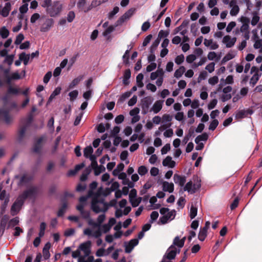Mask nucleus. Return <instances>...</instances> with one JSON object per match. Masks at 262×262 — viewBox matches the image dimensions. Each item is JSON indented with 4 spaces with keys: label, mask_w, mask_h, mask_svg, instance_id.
Wrapping results in <instances>:
<instances>
[{
    "label": "nucleus",
    "mask_w": 262,
    "mask_h": 262,
    "mask_svg": "<svg viewBox=\"0 0 262 262\" xmlns=\"http://www.w3.org/2000/svg\"><path fill=\"white\" fill-rule=\"evenodd\" d=\"M46 227V224L45 222H42L40 224L39 227V236L42 237L45 234V231Z\"/></svg>",
    "instance_id": "46"
},
{
    "label": "nucleus",
    "mask_w": 262,
    "mask_h": 262,
    "mask_svg": "<svg viewBox=\"0 0 262 262\" xmlns=\"http://www.w3.org/2000/svg\"><path fill=\"white\" fill-rule=\"evenodd\" d=\"M218 81L219 78L218 77L216 76H214L210 78L208 80L209 83L212 85H214L215 84L217 83Z\"/></svg>",
    "instance_id": "58"
},
{
    "label": "nucleus",
    "mask_w": 262,
    "mask_h": 262,
    "mask_svg": "<svg viewBox=\"0 0 262 262\" xmlns=\"http://www.w3.org/2000/svg\"><path fill=\"white\" fill-rule=\"evenodd\" d=\"M173 181L176 184H178L180 187H183L186 182V177L181 176L178 174H174L173 176Z\"/></svg>",
    "instance_id": "15"
},
{
    "label": "nucleus",
    "mask_w": 262,
    "mask_h": 262,
    "mask_svg": "<svg viewBox=\"0 0 262 262\" xmlns=\"http://www.w3.org/2000/svg\"><path fill=\"white\" fill-rule=\"evenodd\" d=\"M91 172V169L86 168L82 172L80 176V180L81 181H85L87 180L89 174Z\"/></svg>",
    "instance_id": "34"
},
{
    "label": "nucleus",
    "mask_w": 262,
    "mask_h": 262,
    "mask_svg": "<svg viewBox=\"0 0 262 262\" xmlns=\"http://www.w3.org/2000/svg\"><path fill=\"white\" fill-rule=\"evenodd\" d=\"M138 172L140 176H144L147 172V169L145 166H140L138 168Z\"/></svg>",
    "instance_id": "53"
},
{
    "label": "nucleus",
    "mask_w": 262,
    "mask_h": 262,
    "mask_svg": "<svg viewBox=\"0 0 262 262\" xmlns=\"http://www.w3.org/2000/svg\"><path fill=\"white\" fill-rule=\"evenodd\" d=\"M196 58V57L195 55L194 54H190L188 55L186 57V61L187 62L189 63H191L192 62H193Z\"/></svg>",
    "instance_id": "63"
},
{
    "label": "nucleus",
    "mask_w": 262,
    "mask_h": 262,
    "mask_svg": "<svg viewBox=\"0 0 262 262\" xmlns=\"http://www.w3.org/2000/svg\"><path fill=\"white\" fill-rule=\"evenodd\" d=\"M163 101L158 100L156 101L152 106L151 111H152L155 114L158 113L162 109Z\"/></svg>",
    "instance_id": "21"
},
{
    "label": "nucleus",
    "mask_w": 262,
    "mask_h": 262,
    "mask_svg": "<svg viewBox=\"0 0 262 262\" xmlns=\"http://www.w3.org/2000/svg\"><path fill=\"white\" fill-rule=\"evenodd\" d=\"M153 99L151 97H146L141 100V106L142 108V113L144 115L148 112L149 106L151 104Z\"/></svg>",
    "instance_id": "8"
},
{
    "label": "nucleus",
    "mask_w": 262,
    "mask_h": 262,
    "mask_svg": "<svg viewBox=\"0 0 262 262\" xmlns=\"http://www.w3.org/2000/svg\"><path fill=\"white\" fill-rule=\"evenodd\" d=\"M162 187L164 191L169 193H172L174 190V185L172 183L165 181L163 183Z\"/></svg>",
    "instance_id": "19"
},
{
    "label": "nucleus",
    "mask_w": 262,
    "mask_h": 262,
    "mask_svg": "<svg viewBox=\"0 0 262 262\" xmlns=\"http://www.w3.org/2000/svg\"><path fill=\"white\" fill-rule=\"evenodd\" d=\"M91 242L90 241H88L85 242L81 243L79 246L78 249L80 251H82L84 253L85 256H88L91 253Z\"/></svg>",
    "instance_id": "12"
},
{
    "label": "nucleus",
    "mask_w": 262,
    "mask_h": 262,
    "mask_svg": "<svg viewBox=\"0 0 262 262\" xmlns=\"http://www.w3.org/2000/svg\"><path fill=\"white\" fill-rule=\"evenodd\" d=\"M91 209L96 213L105 212L108 210V204L105 202L104 198H100L96 194L92 199Z\"/></svg>",
    "instance_id": "2"
},
{
    "label": "nucleus",
    "mask_w": 262,
    "mask_h": 262,
    "mask_svg": "<svg viewBox=\"0 0 262 262\" xmlns=\"http://www.w3.org/2000/svg\"><path fill=\"white\" fill-rule=\"evenodd\" d=\"M201 187V180L198 181L195 184H193L191 181H188L183 188V191H187L189 194H194L200 189Z\"/></svg>",
    "instance_id": "4"
},
{
    "label": "nucleus",
    "mask_w": 262,
    "mask_h": 262,
    "mask_svg": "<svg viewBox=\"0 0 262 262\" xmlns=\"http://www.w3.org/2000/svg\"><path fill=\"white\" fill-rule=\"evenodd\" d=\"M93 152V149L91 146H86L83 150V155L85 158H88Z\"/></svg>",
    "instance_id": "38"
},
{
    "label": "nucleus",
    "mask_w": 262,
    "mask_h": 262,
    "mask_svg": "<svg viewBox=\"0 0 262 262\" xmlns=\"http://www.w3.org/2000/svg\"><path fill=\"white\" fill-rule=\"evenodd\" d=\"M229 7L231 8L230 14L232 16H236L239 12V8L238 6L237 0H231L229 3Z\"/></svg>",
    "instance_id": "11"
},
{
    "label": "nucleus",
    "mask_w": 262,
    "mask_h": 262,
    "mask_svg": "<svg viewBox=\"0 0 262 262\" xmlns=\"http://www.w3.org/2000/svg\"><path fill=\"white\" fill-rule=\"evenodd\" d=\"M144 78V75L142 73L139 74L136 77V82L137 85L139 88H142L143 86V79Z\"/></svg>",
    "instance_id": "37"
},
{
    "label": "nucleus",
    "mask_w": 262,
    "mask_h": 262,
    "mask_svg": "<svg viewBox=\"0 0 262 262\" xmlns=\"http://www.w3.org/2000/svg\"><path fill=\"white\" fill-rule=\"evenodd\" d=\"M33 120V116L32 113H30L26 118L22 120V122L25 123L24 126L27 127L30 125Z\"/></svg>",
    "instance_id": "31"
},
{
    "label": "nucleus",
    "mask_w": 262,
    "mask_h": 262,
    "mask_svg": "<svg viewBox=\"0 0 262 262\" xmlns=\"http://www.w3.org/2000/svg\"><path fill=\"white\" fill-rule=\"evenodd\" d=\"M219 125V121L217 119L213 120L210 123L209 126V129L213 131Z\"/></svg>",
    "instance_id": "43"
},
{
    "label": "nucleus",
    "mask_w": 262,
    "mask_h": 262,
    "mask_svg": "<svg viewBox=\"0 0 262 262\" xmlns=\"http://www.w3.org/2000/svg\"><path fill=\"white\" fill-rule=\"evenodd\" d=\"M43 138L40 137L38 138L34 145L33 151L36 153H39L41 150V143L42 142Z\"/></svg>",
    "instance_id": "26"
},
{
    "label": "nucleus",
    "mask_w": 262,
    "mask_h": 262,
    "mask_svg": "<svg viewBox=\"0 0 262 262\" xmlns=\"http://www.w3.org/2000/svg\"><path fill=\"white\" fill-rule=\"evenodd\" d=\"M19 58L20 59V60L23 61L24 64L26 66L29 62L30 55L26 54L25 52H23L19 54Z\"/></svg>",
    "instance_id": "29"
},
{
    "label": "nucleus",
    "mask_w": 262,
    "mask_h": 262,
    "mask_svg": "<svg viewBox=\"0 0 262 262\" xmlns=\"http://www.w3.org/2000/svg\"><path fill=\"white\" fill-rule=\"evenodd\" d=\"M92 94V90L89 89L83 94V97L85 99L86 101H88L91 98Z\"/></svg>",
    "instance_id": "49"
},
{
    "label": "nucleus",
    "mask_w": 262,
    "mask_h": 262,
    "mask_svg": "<svg viewBox=\"0 0 262 262\" xmlns=\"http://www.w3.org/2000/svg\"><path fill=\"white\" fill-rule=\"evenodd\" d=\"M45 18L44 21L41 24L40 27V31L42 32H47L51 30L53 27L54 20L52 18L46 17L45 16L42 17V19Z\"/></svg>",
    "instance_id": "7"
},
{
    "label": "nucleus",
    "mask_w": 262,
    "mask_h": 262,
    "mask_svg": "<svg viewBox=\"0 0 262 262\" xmlns=\"http://www.w3.org/2000/svg\"><path fill=\"white\" fill-rule=\"evenodd\" d=\"M83 76H79L77 77L74 78L72 81L69 84L68 90L72 89L76 86L82 79Z\"/></svg>",
    "instance_id": "25"
},
{
    "label": "nucleus",
    "mask_w": 262,
    "mask_h": 262,
    "mask_svg": "<svg viewBox=\"0 0 262 262\" xmlns=\"http://www.w3.org/2000/svg\"><path fill=\"white\" fill-rule=\"evenodd\" d=\"M9 31L6 27H3L0 30V35L3 38H6L9 36Z\"/></svg>",
    "instance_id": "40"
},
{
    "label": "nucleus",
    "mask_w": 262,
    "mask_h": 262,
    "mask_svg": "<svg viewBox=\"0 0 262 262\" xmlns=\"http://www.w3.org/2000/svg\"><path fill=\"white\" fill-rule=\"evenodd\" d=\"M19 223V219L18 217H15L11 220L8 223V228H13L18 225Z\"/></svg>",
    "instance_id": "36"
},
{
    "label": "nucleus",
    "mask_w": 262,
    "mask_h": 262,
    "mask_svg": "<svg viewBox=\"0 0 262 262\" xmlns=\"http://www.w3.org/2000/svg\"><path fill=\"white\" fill-rule=\"evenodd\" d=\"M19 93V90L17 88L10 86L8 89V93L9 94L17 95Z\"/></svg>",
    "instance_id": "61"
},
{
    "label": "nucleus",
    "mask_w": 262,
    "mask_h": 262,
    "mask_svg": "<svg viewBox=\"0 0 262 262\" xmlns=\"http://www.w3.org/2000/svg\"><path fill=\"white\" fill-rule=\"evenodd\" d=\"M159 216V213L156 211H152L150 214V219L149 220L150 223H152L156 221Z\"/></svg>",
    "instance_id": "51"
},
{
    "label": "nucleus",
    "mask_w": 262,
    "mask_h": 262,
    "mask_svg": "<svg viewBox=\"0 0 262 262\" xmlns=\"http://www.w3.org/2000/svg\"><path fill=\"white\" fill-rule=\"evenodd\" d=\"M62 10V4L59 1H56L53 2L48 9L47 10L46 13L51 17H55L58 16Z\"/></svg>",
    "instance_id": "3"
},
{
    "label": "nucleus",
    "mask_w": 262,
    "mask_h": 262,
    "mask_svg": "<svg viewBox=\"0 0 262 262\" xmlns=\"http://www.w3.org/2000/svg\"><path fill=\"white\" fill-rule=\"evenodd\" d=\"M102 2H101L100 0H93L91 5L87 7V9L85 10V13L88 12L93 8L100 6Z\"/></svg>",
    "instance_id": "28"
},
{
    "label": "nucleus",
    "mask_w": 262,
    "mask_h": 262,
    "mask_svg": "<svg viewBox=\"0 0 262 262\" xmlns=\"http://www.w3.org/2000/svg\"><path fill=\"white\" fill-rule=\"evenodd\" d=\"M119 8L117 6L115 7L113 10L108 13L107 17L111 19L117 13L119 12Z\"/></svg>",
    "instance_id": "42"
},
{
    "label": "nucleus",
    "mask_w": 262,
    "mask_h": 262,
    "mask_svg": "<svg viewBox=\"0 0 262 262\" xmlns=\"http://www.w3.org/2000/svg\"><path fill=\"white\" fill-rule=\"evenodd\" d=\"M131 76V73L129 69L126 70L123 74V79L122 80L123 83L126 85H128L129 83V79H130Z\"/></svg>",
    "instance_id": "23"
},
{
    "label": "nucleus",
    "mask_w": 262,
    "mask_h": 262,
    "mask_svg": "<svg viewBox=\"0 0 262 262\" xmlns=\"http://www.w3.org/2000/svg\"><path fill=\"white\" fill-rule=\"evenodd\" d=\"M15 179H19V181L17 182L18 186H21L24 185L29 183L33 179L32 176L28 175L27 174H24L22 176L20 177L19 175L15 176Z\"/></svg>",
    "instance_id": "9"
},
{
    "label": "nucleus",
    "mask_w": 262,
    "mask_h": 262,
    "mask_svg": "<svg viewBox=\"0 0 262 262\" xmlns=\"http://www.w3.org/2000/svg\"><path fill=\"white\" fill-rule=\"evenodd\" d=\"M0 117H3L5 123L7 124H10L12 121V118L9 115V112L4 109H0ZM2 139V136L0 135V139Z\"/></svg>",
    "instance_id": "14"
},
{
    "label": "nucleus",
    "mask_w": 262,
    "mask_h": 262,
    "mask_svg": "<svg viewBox=\"0 0 262 262\" xmlns=\"http://www.w3.org/2000/svg\"><path fill=\"white\" fill-rule=\"evenodd\" d=\"M51 245L49 242L46 243L42 250L43 257L45 260L49 259L50 257V253L49 249L50 248Z\"/></svg>",
    "instance_id": "20"
},
{
    "label": "nucleus",
    "mask_w": 262,
    "mask_h": 262,
    "mask_svg": "<svg viewBox=\"0 0 262 262\" xmlns=\"http://www.w3.org/2000/svg\"><path fill=\"white\" fill-rule=\"evenodd\" d=\"M164 166H167L170 168H173L176 165V162L172 160L170 156H167L162 162Z\"/></svg>",
    "instance_id": "18"
},
{
    "label": "nucleus",
    "mask_w": 262,
    "mask_h": 262,
    "mask_svg": "<svg viewBox=\"0 0 262 262\" xmlns=\"http://www.w3.org/2000/svg\"><path fill=\"white\" fill-rule=\"evenodd\" d=\"M259 20V17L256 14L253 15L251 21V24L252 26H255L258 22Z\"/></svg>",
    "instance_id": "64"
},
{
    "label": "nucleus",
    "mask_w": 262,
    "mask_h": 262,
    "mask_svg": "<svg viewBox=\"0 0 262 262\" xmlns=\"http://www.w3.org/2000/svg\"><path fill=\"white\" fill-rule=\"evenodd\" d=\"M38 188L36 186H33L19 194L15 202L12 204L10 212L12 216L16 215L20 210L25 201L29 198H35L38 193Z\"/></svg>",
    "instance_id": "1"
},
{
    "label": "nucleus",
    "mask_w": 262,
    "mask_h": 262,
    "mask_svg": "<svg viewBox=\"0 0 262 262\" xmlns=\"http://www.w3.org/2000/svg\"><path fill=\"white\" fill-rule=\"evenodd\" d=\"M253 112L252 110L248 109L247 110H237L235 112V119H243L247 117L248 115H252Z\"/></svg>",
    "instance_id": "13"
},
{
    "label": "nucleus",
    "mask_w": 262,
    "mask_h": 262,
    "mask_svg": "<svg viewBox=\"0 0 262 262\" xmlns=\"http://www.w3.org/2000/svg\"><path fill=\"white\" fill-rule=\"evenodd\" d=\"M11 5L10 2H7L5 4L1 13L3 17H5L8 16L10 11L11 10Z\"/></svg>",
    "instance_id": "22"
},
{
    "label": "nucleus",
    "mask_w": 262,
    "mask_h": 262,
    "mask_svg": "<svg viewBox=\"0 0 262 262\" xmlns=\"http://www.w3.org/2000/svg\"><path fill=\"white\" fill-rule=\"evenodd\" d=\"M236 38L233 37L231 38L230 36L229 35L225 36L223 38V42L226 44V46L228 48H230L232 47L235 42H236Z\"/></svg>",
    "instance_id": "16"
},
{
    "label": "nucleus",
    "mask_w": 262,
    "mask_h": 262,
    "mask_svg": "<svg viewBox=\"0 0 262 262\" xmlns=\"http://www.w3.org/2000/svg\"><path fill=\"white\" fill-rule=\"evenodd\" d=\"M8 216L7 215H5L0 221V237L2 236L4 233L6 226L8 223Z\"/></svg>",
    "instance_id": "17"
},
{
    "label": "nucleus",
    "mask_w": 262,
    "mask_h": 262,
    "mask_svg": "<svg viewBox=\"0 0 262 262\" xmlns=\"http://www.w3.org/2000/svg\"><path fill=\"white\" fill-rule=\"evenodd\" d=\"M259 80V76L257 74H254L250 79V83L254 86Z\"/></svg>",
    "instance_id": "45"
},
{
    "label": "nucleus",
    "mask_w": 262,
    "mask_h": 262,
    "mask_svg": "<svg viewBox=\"0 0 262 262\" xmlns=\"http://www.w3.org/2000/svg\"><path fill=\"white\" fill-rule=\"evenodd\" d=\"M136 10V9L135 8H132L125 12V13L116 21L115 27L121 26L124 22L128 20L134 15Z\"/></svg>",
    "instance_id": "5"
},
{
    "label": "nucleus",
    "mask_w": 262,
    "mask_h": 262,
    "mask_svg": "<svg viewBox=\"0 0 262 262\" xmlns=\"http://www.w3.org/2000/svg\"><path fill=\"white\" fill-rule=\"evenodd\" d=\"M114 30L115 29L114 27H113L112 26H109L103 33V36L105 37L108 36L112 32H113L114 31Z\"/></svg>",
    "instance_id": "56"
},
{
    "label": "nucleus",
    "mask_w": 262,
    "mask_h": 262,
    "mask_svg": "<svg viewBox=\"0 0 262 262\" xmlns=\"http://www.w3.org/2000/svg\"><path fill=\"white\" fill-rule=\"evenodd\" d=\"M180 250H177L176 248L173 245H171L167 250L165 254L163 257L162 259L170 261L171 259H174L177 253H179Z\"/></svg>",
    "instance_id": "6"
},
{
    "label": "nucleus",
    "mask_w": 262,
    "mask_h": 262,
    "mask_svg": "<svg viewBox=\"0 0 262 262\" xmlns=\"http://www.w3.org/2000/svg\"><path fill=\"white\" fill-rule=\"evenodd\" d=\"M78 95V91L77 90H74L69 94L71 101H74L77 97Z\"/></svg>",
    "instance_id": "54"
},
{
    "label": "nucleus",
    "mask_w": 262,
    "mask_h": 262,
    "mask_svg": "<svg viewBox=\"0 0 262 262\" xmlns=\"http://www.w3.org/2000/svg\"><path fill=\"white\" fill-rule=\"evenodd\" d=\"M184 56L183 55L181 54V55L177 56L176 57L174 61H175V62L177 64L179 65V64H181L184 61Z\"/></svg>",
    "instance_id": "62"
},
{
    "label": "nucleus",
    "mask_w": 262,
    "mask_h": 262,
    "mask_svg": "<svg viewBox=\"0 0 262 262\" xmlns=\"http://www.w3.org/2000/svg\"><path fill=\"white\" fill-rule=\"evenodd\" d=\"M67 208V204L66 202L63 203L62 206L59 209L57 212V216L58 217L62 216L64 213L66 212V210Z\"/></svg>",
    "instance_id": "41"
},
{
    "label": "nucleus",
    "mask_w": 262,
    "mask_h": 262,
    "mask_svg": "<svg viewBox=\"0 0 262 262\" xmlns=\"http://www.w3.org/2000/svg\"><path fill=\"white\" fill-rule=\"evenodd\" d=\"M105 219V215L104 214L99 215L97 219V223L95 224V226L100 227L101 223L103 222Z\"/></svg>",
    "instance_id": "47"
},
{
    "label": "nucleus",
    "mask_w": 262,
    "mask_h": 262,
    "mask_svg": "<svg viewBox=\"0 0 262 262\" xmlns=\"http://www.w3.org/2000/svg\"><path fill=\"white\" fill-rule=\"evenodd\" d=\"M208 135L204 133L201 135L198 136L195 139V142L196 144H199L200 141H206L208 139Z\"/></svg>",
    "instance_id": "30"
},
{
    "label": "nucleus",
    "mask_w": 262,
    "mask_h": 262,
    "mask_svg": "<svg viewBox=\"0 0 262 262\" xmlns=\"http://www.w3.org/2000/svg\"><path fill=\"white\" fill-rule=\"evenodd\" d=\"M119 187V184L117 182H113L110 188H107L106 189V193H104V196H106L110 193L112 191H114L118 189Z\"/></svg>",
    "instance_id": "24"
},
{
    "label": "nucleus",
    "mask_w": 262,
    "mask_h": 262,
    "mask_svg": "<svg viewBox=\"0 0 262 262\" xmlns=\"http://www.w3.org/2000/svg\"><path fill=\"white\" fill-rule=\"evenodd\" d=\"M105 170V168L103 166H96L94 168V174L95 176H98L103 171Z\"/></svg>",
    "instance_id": "52"
},
{
    "label": "nucleus",
    "mask_w": 262,
    "mask_h": 262,
    "mask_svg": "<svg viewBox=\"0 0 262 262\" xmlns=\"http://www.w3.org/2000/svg\"><path fill=\"white\" fill-rule=\"evenodd\" d=\"M217 103V100L216 99H212L208 104V108L209 110H212L214 108L216 105Z\"/></svg>",
    "instance_id": "59"
},
{
    "label": "nucleus",
    "mask_w": 262,
    "mask_h": 262,
    "mask_svg": "<svg viewBox=\"0 0 262 262\" xmlns=\"http://www.w3.org/2000/svg\"><path fill=\"white\" fill-rule=\"evenodd\" d=\"M27 128V126H23L19 130L18 139L19 141H21L23 139V138L25 136Z\"/></svg>",
    "instance_id": "44"
},
{
    "label": "nucleus",
    "mask_w": 262,
    "mask_h": 262,
    "mask_svg": "<svg viewBox=\"0 0 262 262\" xmlns=\"http://www.w3.org/2000/svg\"><path fill=\"white\" fill-rule=\"evenodd\" d=\"M185 71V69L183 66L180 67L178 69L176 70L174 73V77L177 79L180 78L182 76Z\"/></svg>",
    "instance_id": "32"
},
{
    "label": "nucleus",
    "mask_w": 262,
    "mask_h": 262,
    "mask_svg": "<svg viewBox=\"0 0 262 262\" xmlns=\"http://www.w3.org/2000/svg\"><path fill=\"white\" fill-rule=\"evenodd\" d=\"M14 56V55H7L5 59V62L9 66L11 65L13 61Z\"/></svg>",
    "instance_id": "60"
},
{
    "label": "nucleus",
    "mask_w": 262,
    "mask_h": 262,
    "mask_svg": "<svg viewBox=\"0 0 262 262\" xmlns=\"http://www.w3.org/2000/svg\"><path fill=\"white\" fill-rule=\"evenodd\" d=\"M176 212L175 210L168 211V213L165 216H162L160 218V221L162 224H165L168 221L173 220L176 216Z\"/></svg>",
    "instance_id": "10"
},
{
    "label": "nucleus",
    "mask_w": 262,
    "mask_h": 262,
    "mask_svg": "<svg viewBox=\"0 0 262 262\" xmlns=\"http://www.w3.org/2000/svg\"><path fill=\"white\" fill-rule=\"evenodd\" d=\"M24 39V36L23 34L19 33L16 37V39L15 40V44L16 45H20L22 41Z\"/></svg>",
    "instance_id": "55"
},
{
    "label": "nucleus",
    "mask_w": 262,
    "mask_h": 262,
    "mask_svg": "<svg viewBox=\"0 0 262 262\" xmlns=\"http://www.w3.org/2000/svg\"><path fill=\"white\" fill-rule=\"evenodd\" d=\"M75 17V14L74 11H70L67 14V19L69 23L72 22Z\"/></svg>",
    "instance_id": "50"
},
{
    "label": "nucleus",
    "mask_w": 262,
    "mask_h": 262,
    "mask_svg": "<svg viewBox=\"0 0 262 262\" xmlns=\"http://www.w3.org/2000/svg\"><path fill=\"white\" fill-rule=\"evenodd\" d=\"M129 50H126L122 57L123 61L125 64L129 63Z\"/></svg>",
    "instance_id": "48"
},
{
    "label": "nucleus",
    "mask_w": 262,
    "mask_h": 262,
    "mask_svg": "<svg viewBox=\"0 0 262 262\" xmlns=\"http://www.w3.org/2000/svg\"><path fill=\"white\" fill-rule=\"evenodd\" d=\"M28 4L27 3L21 5L19 9V12L22 14L26 13L28 10Z\"/></svg>",
    "instance_id": "57"
},
{
    "label": "nucleus",
    "mask_w": 262,
    "mask_h": 262,
    "mask_svg": "<svg viewBox=\"0 0 262 262\" xmlns=\"http://www.w3.org/2000/svg\"><path fill=\"white\" fill-rule=\"evenodd\" d=\"M207 235V231H206L205 230H203L202 229H200V232L198 234V239L200 241L203 242L205 239Z\"/></svg>",
    "instance_id": "39"
},
{
    "label": "nucleus",
    "mask_w": 262,
    "mask_h": 262,
    "mask_svg": "<svg viewBox=\"0 0 262 262\" xmlns=\"http://www.w3.org/2000/svg\"><path fill=\"white\" fill-rule=\"evenodd\" d=\"M160 43V39L158 38L153 41L150 47L149 51L150 53H154Z\"/></svg>",
    "instance_id": "35"
},
{
    "label": "nucleus",
    "mask_w": 262,
    "mask_h": 262,
    "mask_svg": "<svg viewBox=\"0 0 262 262\" xmlns=\"http://www.w3.org/2000/svg\"><path fill=\"white\" fill-rule=\"evenodd\" d=\"M198 213V208L194 206L193 204L191 205L190 212H189V216L191 220L193 219L197 215Z\"/></svg>",
    "instance_id": "33"
},
{
    "label": "nucleus",
    "mask_w": 262,
    "mask_h": 262,
    "mask_svg": "<svg viewBox=\"0 0 262 262\" xmlns=\"http://www.w3.org/2000/svg\"><path fill=\"white\" fill-rule=\"evenodd\" d=\"M85 0H79L77 4L78 9L80 11H83L85 13V11L87 9L88 7H85Z\"/></svg>",
    "instance_id": "27"
}]
</instances>
